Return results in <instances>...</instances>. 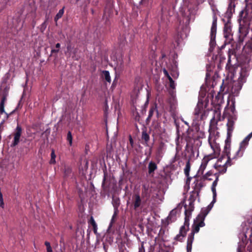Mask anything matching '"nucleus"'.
<instances>
[{
    "mask_svg": "<svg viewBox=\"0 0 252 252\" xmlns=\"http://www.w3.org/2000/svg\"><path fill=\"white\" fill-rule=\"evenodd\" d=\"M250 67L247 64H243L241 69L237 74V79L233 82L231 88V93L234 95H237L241 90L243 84L246 83L249 76Z\"/></svg>",
    "mask_w": 252,
    "mask_h": 252,
    "instance_id": "f257e3e1",
    "label": "nucleus"
},
{
    "mask_svg": "<svg viewBox=\"0 0 252 252\" xmlns=\"http://www.w3.org/2000/svg\"><path fill=\"white\" fill-rule=\"evenodd\" d=\"M205 225L203 221L197 219L196 218L194 220L192 225V228L191 233L189 235L187 241V252H191L192 249V244L194 240V234L199 232L200 227Z\"/></svg>",
    "mask_w": 252,
    "mask_h": 252,
    "instance_id": "f03ea898",
    "label": "nucleus"
},
{
    "mask_svg": "<svg viewBox=\"0 0 252 252\" xmlns=\"http://www.w3.org/2000/svg\"><path fill=\"white\" fill-rule=\"evenodd\" d=\"M193 114L197 121L206 119L208 114V111L206 109V104L199 100L194 109Z\"/></svg>",
    "mask_w": 252,
    "mask_h": 252,
    "instance_id": "7ed1b4c3",
    "label": "nucleus"
},
{
    "mask_svg": "<svg viewBox=\"0 0 252 252\" xmlns=\"http://www.w3.org/2000/svg\"><path fill=\"white\" fill-rule=\"evenodd\" d=\"M209 136L208 142L211 148L215 151L218 148L216 140L219 136V132L217 131V128L215 126L211 125L209 128Z\"/></svg>",
    "mask_w": 252,
    "mask_h": 252,
    "instance_id": "20e7f679",
    "label": "nucleus"
},
{
    "mask_svg": "<svg viewBox=\"0 0 252 252\" xmlns=\"http://www.w3.org/2000/svg\"><path fill=\"white\" fill-rule=\"evenodd\" d=\"M185 214L186 215L185 219L184 225L182 226L180 229V232L175 237V240L177 241L182 242L184 238L185 237L186 232L189 229V217L187 216V211L185 210Z\"/></svg>",
    "mask_w": 252,
    "mask_h": 252,
    "instance_id": "39448f33",
    "label": "nucleus"
},
{
    "mask_svg": "<svg viewBox=\"0 0 252 252\" xmlns=\"http://www.w3.org/2000/svg\"><path fill=\"white\" fill-rule=\"evenodd\" d=\"M245 230H248L247 227L244 229L243 231L239 234V238L241 242L239 243L238 247L237 248V252H241L245 248V245L248 242L247 236L246 235L247 232Z\"/></svg>",
    "mask_w": 252,
    "mask_h": 252,
    "instance_id": "423d86ee",
    "label": "nucleus"
},
{
    "mask_svg": "<svg viewBox=\"0 0 252 252\" xmlns=\"http://www.w3.org/2000/svg\"><path fill=\"white\" fill-rule=\"evenodd\" d=\"M217 18L214 17L211 29L210 34V44L211 47H213L215 45V38L217 32Z\"/></svg>",
    "mask_w": 252,
    "mask_h": 252,
    "instance_id": "0eeeda50",
    "label": "nucleus"
},
{
    "mask_svg": "<svg viewBox=\"0 0 252 252\" xmlns=\"http://www.w3.org/2000/svg\"><path fill=\"white\" fill-rule=\"evenodd\" d=\"M219 180V177L218 176H216V179L213 182L212 187H211V190L213 192V200L211 202V203L208 206V207L206 208H208V210H209V211L211 210L214 204L216 201V197H217V191H216V187L218 185V182Z\"/></svg>",
    "mask_w": 252,
    "mask_h": 252,
    "instance_id": "6e6552de",
    "label": "nucleus"
},
{
    "mask_svg": "<svg viewBox=\"0 0 252 252\" xmlns=\"http://www.w3.org/2000/svg\"><path fill=\"white\" fill-rule=\"evenodd\" d=\"M212 159L211 156H205L202 160L201 164L198 170L197 175L199 176L203 174L209 161Z\"/></svg>",
    "mask_w": 252,
    "mask_h": 252,
    "instance_id": "1a4fd4ad",
    "label": "nucleus"
},
{
    "mask_svg": "<svg viewBox=\"0 0 252 252\" xmlns=\"http://www.w3.org/2000/svg\"><path fill=\"white\" fill-rule=\"evenodd\" d=\"M243 53L248 61L252 60V42L247 43L244 46Z\"/></svg>",
    "mask_w": 252,
    "mask_h": 252,
    "instance_id": "9d476101",
    "label": "nucleus"
},
{
    "mask_svg": "<svg viewBox=\"0 0 252 252\" xmlns=\"http://www.w3.org/2000/svg\"><path fill=\"white\" fill-rule=\"evenodd\" d=\"M181 207V204H179L177 207L170 211L167 217V220L169 222H172L176 220L177 215L180 212Z\"/></svg>",
    "mask_w": 252,
    "mask_h": 252,
    "instance_id": "9b49d317",
    "label": "nucleus"
},
{
    "mask_svg": "<svg viewBox=\"0 0 252 252\" xmlns=\"http://www.w3.org/2000/svg\"><path fill=\"white\" fill-rule=\"evenodd\" d=\"M232 134L227 133V138L225 141V146L224 147L223 153L228 157H230V141Z\"/></svg>",
    "mask_w": 252,
    "mask_h": 252,
    "instance_id": "f8f14e48",
    "label": "nucleus"
},
{
    "mask_svg": "<svg viewBox=\"0 0 252 252\" xmlns=\"http://www.w3.org/2000/svg\"><path fill=\"white\" fill-rule=\"evenodd\" d=\"M22 128L19 126H17L15 133H14V140L12 143V146H15L19 143Z\"/></svg>",
    "mask_w": 252,
    "mask_h": 252,
    "instance_id": "ddd939ff",
    "label": "nucleus"
},
{
    "mask_svg": "<svg viewBox=\"0 0 252 252\" xmlns=\"http://www.w3.org/2000/svg\"><path fill=\"white\" fill-rule=\"evenodd\" d=\"M230 157L227 156V159L224 161L221 167L215 168L220 173L223 174L226 172L228 166H230L231 165L230 163Z\"/></svg>",
    "mask_w": 252,
    "mask_h": 252,
    "instance_id": "4468645a",
    "label": "nucleus"
},
{
    "mask_svg": "<svg viewBox=\"0 0 252 252\" xmlns=\"http://www.w3.org/2000/svg\"><path fill=\"white\" fill-rule=\"evenodd\" d=\"M236 119L237 118L235 117V118H228V122L227 123V133H229V135L232 133L234 129V125Z\"/></svg>",
    "mask_w": 252,
    "mask_h": 252,
    "instance_id": "2eb2a0df",
    "label": "nucleus"
},
{
    "mask_svg": "<svg viewBox=\"0 0 252 252\" xmlns=\"http://www.w3.org/2000/svg\"><path fill=\"white\" fill-rule=\"evenodd\" d=\"M252 137V132L248 134L244 139L241 142L240 145V150H244L246 149L249 144V142Z\"/></svg>",
    "mask_w": 252,
    "mask_h": 252,
    "instance_id": "dca6fc26",
    "label": "nucleus"
},
{
    "mask_svg": "<svg viewBox=\"0 0 252 252\" xmlns=\"http://www.w3.org/2000/svg\"><path fill=\"white\" fill-rule=\"evenodd\" d=\"M252 137V132L248 134L244 139L241 142L240 145V150H244L246 149L249 144V142Z\"/></svg>",
    "mask_w": 252,
    "mask_h": 252,
    "instance_id": "f3484780",
    "label": "nucleus"
},
{
    "mask_svg": "<svg viewBox=\"0 0 252 252\" xmlns=\"http://www.w3.org/2000/svg\"><path fill=\"white\" fill-rule=\"evenodd\" d=\"M209 212V210L208 208L202 209L200 213L196 217L197 219H199L204 221L206 216Z\"/></svg>",
    "mask_w": 252,
    "mask_h": 252,
    "instance_id": "a211bd4d",
    "label": "nucleus"
},
{
    "mask_svg": "<svg viewBox=\"0 0 252 252\" xmlns=\"http://www.w3.org/2000/svg\"><path fill=\"white\" fill-rule=\"evenodd\" d=\"M226 159L227 156L225 154L224 156H222L218 159L217 161L214 165V168L221 167L223 165V162Z\"/></svg>",
    "mask_w": 252,
    "mask_h": 252,
    "instance_id": "6ab92c4d",
    "label": "nucleus"
},
{
    "mask_svg": "<svg viewBox=\"0 0 252 252\" xmlns=\"http://www.w3.org/2000/svg\"><path fill=\"white\" fill-rule=\"evenodd\" d=\"M223 32L224 37L226 38H230L231 35V29L230 27L228 25H225Z\"/></svg>",
    "mask_w": 252,
    "mask_h": 252,
    "instance_id": "aec40b11",
    "label": "nucleus"
},
{
    "mask_svg": "<svg viewBox=\"0 0 252 252\" xmlns=\"http://www.w3.org/2000/svg\"><path fill=\"white\" fill-rule=\"evenodd\" d=\"M134 209H136L141 205V200L139 195L138 194H135L134 196Z\"/></svg>",
    "mask_w": 252,
    "mask_h": 252,
    "instance_id": "412c9836",
    "label": "nucleus"
},
{
    "mask_svg": "<svg viewBox=\"0 0 252 252\" xmlns=\"http://www.w3.org/2000/svg\"><path fill=\"white\" fill-rule=\"evenodd\" d=\"M158 167L156 163L153 161H150L148 165V172L150 174L153 173Z\"/></svg>",
    "mask_w": 252,
    "mask_h": 252,
    "instance_id": "4be33fe9",
    "label": "nucleus"
},
{
    "mask_svg": "<svg viewBox=\"0 0 252 252\" xmlns=\"http://www.w3.org/2000/svg\"><path fill=\"white\" fill-rule=\"evenodd\" d=\"M168 80L169 81L170 87V88L171 89H173V90L171 91V92H170V94H171L172 96L173 97V98H174V97H175V92H174V90L175 89L176 85L175 83V82L173 81V80L172 78V77H169V79Z\"/></svg>",
    "mask_w": 252,
    "mask_h": 252,
    "instance_id": "5701e85b",
    "label": "nucleus"
},
{
    "mask_svg": "<svg viewBox=\"0 0 252 252\" xmlns=\"http://www.w3.org/2000/svg\"><path fill=\"white\" fill-rule=\"evenodd\" d=\"M142 139L144 140L145 142V144L146 146L148 145V142L150 140V136L149 134L147 133L146 130H144L142 131Z\"/></svg>",
    "mask_w": 252,
    "mask_h": 252,
    "instance_id": "b1692460",
    "label": "nucleus"
},
{
    "mask_svg": "<svg viewBox=\"0 0 252 252\" xmlns=\"http://www.w3.org/2000/svg\"><path fill=\"white\" fill-rule=\"evenodd\" d=\"M102 73L103 78H104L107 82L110 83L111 81V79L109 72L107 70H104Z\"/></svg>",
    "mask_w": 252,
    "mask_h": 252,
    "instance_id": "393cba45",
    "label": "nucleus"
},
{
    "mask_svg": "<svg viewBox=\"0 0 252 252\" xmlns=\"http://www.w3.org/2000/svg\"><path fill=\"white\" fill-rule=\"evenodd\" d=\"M190 169V165L189 160H188L186 163L185 168L184 169V173L186 177H189V171Z\"/></svg>",
    "mask_w": 252,
    "mask_h": 252,
    "instance_id": "a878e982",
    "label": "nucleus"
},
{
    "mask_svg": "<svg viewBox=\"0 0 252 252\" xmlns=\"http://www.w3.org/2000/svg\"><path fill=\"white\" fill-rule=\"evenodd\" d=\"M156 111H157V112H158V111L156 110V107L152 106V107H151V108H150V109L149 110V115H148V117L147 118V120H149L151 119V118H152V117L154 113Z\"/></svg>",
    "mask_w": 252,
    "mask_h": 252,
    "instance_id": "bb28decb",
    "label": "nucleus"
},
{
    "mask_svg": "<svg viewBox=\"0 0 252 252\" xmlns=\"http://www.w3.org/2000/svg\"><path fill=\"white\" fill-rule=\"evenodd\" d=\"M64 13V8H63L62 9H60L58 13L57 14L55 17V20L57 21L58 19L61 18L62 16L63 15Z\"/></svg>",
    "mask_w": 252,
    "mask_h": 252,
    "instance_id": "cd10ccee",
    "label": "nucleus"
},
{
    "mask_svg": "<svg viewBox=\"0 0 252 252\" xmlns=\"http://www.w3.org/2000/svg\"><path fill=\"white\" fill-rule=\"evenodd\" d=\"M56 155L54 150H52L51 154V160L50 163L51 164H54L56 162Z\"/></svg>",
    "mask_w": 252,
    "mask_h": 252,
    "instance_id": "c85d7f7f",
    "label": "nucleus"
},
{
    "mask_svg": "<svg viewBox=\"0 0 252 252\" xmlns=\"http://www.w3.org/2000/svg\"><path fill=\"white\" fill-rule=\"evenodd\" d=\"M67 140L69 142V145L71 146L72 143V137L70 131H68L67 133Z\"/></svg>",
    "mask_w": 252,
    "mask_h": 252,
    "instance_id": "c756f323",
    "label": "nucleus"
},
{
    "mask_svg": "<svg viewBox=\"0 0 252 252\" xmlns=\"http://www.w3.org/2000/svg\"><path fill=\"white\" fill-rule=\"evenodd\" d=\"M212 175V173L211 171L207 172L204 176L203 178L206 180H211V178H209V176Z\"/></svg>",
    "mask_w": 252,
    "mask_h": 252,
    "instance_id": "7c9ffc66",
    "label": "nucleus"
},
{
    "mask_svg": "<svg viewBox=\"0 0 252 252\" xmlns=\"http://www.w3.org/2000/svg\"><path fill=\"white\" fill-rule=\"evenodd\" d=\"M45 245L47 248V252H52V249L50 246V244L48 242H45Z\"/></svg>",
    "mask_w": 252,
    "mask_h": 252,
    "instance_id": "2f4dec72",
    "label": "nucleus"
},
{
    "mask_svg": "<svg viewBox=\"0 0 252 252\" xmlns=\"http://www.w3.org/2000/svg\"><path fill=\"white\" fill-rule=\"evenodd\" d=\"M116 215H117L116 212L115 211L114 214H113L112 217V219H111V222H110L109 226V228L112 227V224H113V222L114 221V220H115V217L116 216Z\"/></svg>",
    "mask_w": 252,
    "mask_h": 252,
    "instance_id": "473e14b6",
    "label": "nucleus"
},
{
    "mask_svg": "<svg viewBox=\"0 0 252 252\" xmlns=\"http://www.w3.org/2000/svg\"><path fill=\"white\" fill-rule=\"evenodd\" d=\"M231 111L232 112V113L234 115V116L232 117V118H235V117H236V116L235 115L236 110H235V105H234V102H233V105L231 107Z\"/></svg>",
    "mask_w": 252,
    "mask_h": 252,
    "instance_id": "72a5a7b5",
    "label": "nucleus"
},
{
    "mask_svg": "<svg viewBox=\"0 0 252 252\" xmlns=\"http://www.w3.org/2000/svg\"><path fill=\"white\" fill-rule=\"evenodd\" d=\"M71 172V170L69 167H67L65 169L64 174L65 176L69 175Z\"/></svg>",
    "mask_w": 252,
    "mask_h": 252,
    "instance_id": "f704fd0d",
    "label": "nucleus"
},
{
    "mask_svg": "<svg viewBox=\"0 0 252 252\" xmlns=\"http://www.w3.org/2000/svg\"><path fill=\"white\" fill-rule=\"evenodd\" d=\"M163 71L164 75L168 78V79H169V77H171L165 68H163Z\"/></svg>",
    "mask_w": 252,
    "mask_h": 252,
    "instance_id": "c9c22d12",
    "label": "nucleus"
},
{
    "mask_svg": "<svg viewBox=\"0 0 252 252\" xmlns=\"http://www.w3.org/2000/svg\"><path fill=\"white\" fill-rule=\"evenodd\" d=\"M171 75L174 78H177L178 76V73L176 71V70L174 71L173 72L171 73Z\"/></svg>",
    "mask_w": 252,
    "mask_h": 252,
    "instance_id": "e433bc0d",
    "label": "nucleus"
},
{
    "mask_svg": "<svg viewBox=\"0 0 252 252\" xmlns=\"http://www.w3.org/2000/svg\"><path fill=\"white\" fill-rule=\"evenodd\" d=\"M187 177V179L186 180V185H187V186H188V187L189 188V183L190 182V180L191 179V177H189H189Z\"/></svg>",
    "mask_w": 252,
    "mask_h": 252,
    "instance_id": "4c0bfd02",
    "label": "nucleus"
},
{
    "mask_svg": "<svg viewBox=\"0 0 252 252\" xmlns=\"http://www.w3.org/2000/svg\"><path fill=\"white\" fill-rule=\"evenodd\" d=\"M91 223H92V225L93 226V227H95L97 226V224L95 223L94 220L93 219V218H92V219H91Z\"/></svg>",
    "mask_w": 252,
    "mask_h": 252,
    "instance_id": "58836bf2",
    "label": "nucleus"
},
{
    "mask_svg": "<svg viewBox=\"0 0 252 252\" xmlns=\"http://www.w3.org/2000/svg\"><path fill=\"white\" fill-rule=\"evenodd\" d=\"M139 252H145V249L143 246V243L142 244L141 247L139 249Z\"/></svg>",
    "mask_w": 252,
    "mask_h": 252,
    "instance_id": "ea45409f",
    "label": "nucleus"
},
{
    "mask_svg": "<svg viewBox=\"0 0 252 252\" xmlns=\"http://www.w3.org/2000/svg\"><path fill=\"white\" fill-rule=\"evenodd\" d=\"M244 36L243 35H242V34H241L239 35V43H242L244 41Z\"/></svg>",
    "mask_w": 252,
    "mask_h": 252,
    "instance_id": "a19ab883",
    "label": "nucleus"
},
{
    "mask_svg": "<svg viewBox=\"0 0 252 252\" xmlns=\"http://www.w3.org/2000/svg\"><path fill=\"white\" fill-rule=\"evenodd\" d=\"M59 52V49H52L51 50V54L58 53Z\"/></svg>",
    "mask_w": 252,
    "mask_h": 252,
    "instance_id": "79ce46f5",
    "label": "nucleus"
},
{
    "mask_svg": "<svg viewBox=\"0 0 252 252\" xmlns=\"http://www.w3.org/2000/svg\"><path fill=\"white\" fill-rule=\"evenodd\" d=\"M150 93L148 92L147 94V100L145 102V104H148L149 103V99Z\"/></svg>",
    "mask_w": 252,
    "mask_h": 252,
    "instance_id": "37998d69",
    "label": "nucleus"
},
{
    "mask_svg": "<svg viewBox=\"0 0 252 252\" xmlns=\"http://www.w3.org/2000/svg\"><path fill=\"white\" fill-rule=\"evenodd\" d=\"M55 47H56V48L59 49L61 47V44L60 43H58L56 44Z\"/></svg>",
    "mask_w": 252,
    "mask_h": 252,
    "instance_id": "c03bdc74",
    "label": "nucleus"
},
{
    "mask_svg": "<svg viewBox=\"0 0 252 252\" xmlns=\"http://www.w3.org/2000/svg\"><path fill=\"white\" fill-rule=\"evenodd\" d=\"M233 0H230V2L229 5V7L231 6L232 5H233V6H234V3L233 2Z\"/></svg>",
    "mask_w": 252,
    "mask_h": 252,
    "instance_id": "a18cd8bd",
    "label": "nucleus"
},
{
    "mask_svg": "<svg viewBox=\"0 0 252 252\" xmlns=\"http://www.w3.org/2000/svg\"><path fill=\"white\" fill-rule=\"evenodd\" d=\"M250 239L251 241H252V229L251 230Z\"/></svg>",
    "mask_w": 252,
    "mask_h": 252,
    "instance_id": "49530a36",
    "label": "nucleus"
},
{
    "mask_svg": "<svg viewBox=\"0 0 252 252\" xmlns=\"http://www.w3.org/2000/svg\"><path fill=\"white\" fill-rule=\"evenodd\" d=\"M93 228H94V231L95 233L96 232V231H97V226L95 227H93Z\"/></svg>",
    "mask_w": 252,
    "mask_h": 252,
    "instance_id": "de8ad7c7",
    "label": "nucleus"
},
{
    "mask_svg": "<svg viewBox=\"0 0 252 252\" xmlns=\"http://www.w3.org/2000/svg\"><path fill=\"white\" fill-rule=\"evenodd\" d=\"M130 143L132 144V140L131 138H130Z\"/></svg>",
    "mask_w": 252,
    "mask_h": 252,
    "instance_id": "09e8293b",
    "label": "nucleus"
},
{
    "mask_svg": "<svg viewBox=\"0 0 252 252\" xmlns=\"http://www.w3.org/2000/svg\"><path fill=\"white\" fill-rule=\"evenodd\" d=\"M45 24V22H44V23H43L42 24V26H44Z\"/></svg>",
    "mask_w": 252,
    "mask_h": 252,
    "instance_id": "8fccbe9b",
    "label": "nucleus"
},
{
    "mask_svg": "<svg viewBox=\"0 0 252 252\" xmlns=\"http://www.w3.org/2000/svg\"><path fill=\"white\" fill-rule=\"evenodd\" d=\"M242 30H243V29H242ZM239 31L240 32H241V29H239Z\"/></svg>",
    "mask_w": 252,
    "mask_h": 252,
    "instance_id": "3c124183",
    "label": "nucleus"
},
{
    "mask_svg": "<svg viewBox=\"0 0 252 252\" xmlns=\"http://www.w3.org/2000/svg\"><path fill=\"white\" fill-rule=\"evenodd\" d=\"M158 154L159 155V149H158Z\"/></svg>",
    "mask_w": 252,
    "mask_h": 252,
    "instance_id": "603ef678",
    "label": "nucleus"
}]
</instances>
